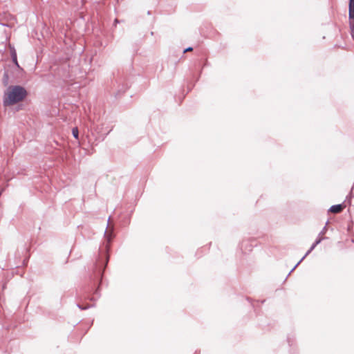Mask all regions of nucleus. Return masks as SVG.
Listing matches in <instances>:
<instances>
[{
    "label": "nucleus",
    "mask_w": 354,
    "mask_h": 354,
    "mask_svg": "<svg viewBox=\"0 0 354 354\" xmlns=\"http://www.w3.org/2000/svg\"><path fill=\"white\" fill-rule=\"evenodd\" d=\"M28 95L27 91L21 86H10L5 93L3 103L5 106H11L22 101Z\"/></svg>",
    "instance_id": "f257e3e1"
},
{
    "label": "nucleus",
    "mask_w": 354,
    "mask_h": 354,
    "mask_svg": "<svg viewBox=\"0 0 354 354\" xmlns=\"http://www.w3.org/2000/svg\"><path fill=\"white\" fill-rule=\"evenodd\" d=\"M115 23H118V20L117 19L115 20Z\"/></svg>",
    "instance_id": "9b49d317"
},
{
    "label": "nucleus",
    "mask_w": 354,
    "mask_h": 354,
    "mask_svg": "<svg viewBox=\"0 0 354 354\" xmlns=\"http://www.w3.org/2000/svg\"><path fill=\"white\" fill-rule=\"evenodd\" d=\"M349 18L351 26V35L354 39V0L349 1Z\"/></svg>",
    "instance_id": "7ed1b4c3"
},
{
    "label": "nucleus",
    "mask_w": 354,
    "mask_h": 354,
    "mask_svg": "<svg viewBox=\"0 0 354 354\" xmlns=\"http://www.w3.org/2000/svg\"><path fill=\"white\" fill-rule=\"evenodd\" d=\"M192 50H193V48L192 47H188L186 49H185L183 52L186 53V52H188V51H191Z\"/></svg>",
    "instance_id": "1a4fd4ad"
},
{
    "label": "nucleus",
    "mask_w": 354,
    "mask_h": 354,
    "mask_svg": "<svg viewBox=\"0 0 354 354\" xmlns=\"http://www.w3.org/2000/svg\"><path fill=\"white\" fill-rule=\"evenodd\" d=\"M72 134L74 136V138H75L77 139L78 138L79 131H78L77 127L73 128Z\"/></svg>",
    "instance_id": "0eeeda50"
},
{
    "label": "nucleus",
    "mask_w": 354,
    "mask_h": 354,
    "mask_svg": "<svg viewBox=\"0 0 354 354\" xmlns=\"http://www.w3.org/2000/svg\"><path fill=\"white\" fill-rule=\"evenodd\" d=\"M345 207L346 206L342 204L335 205L330 207L329 211L333 214H338L342 212Z\"/></svg>",
    "instance_id": "20e7f679"
},
{
    "label": "nucleus",
    "mask_w": 354,
    "mask_h": 354,
    "mask_svg": "<svg viewBox=\"0 0 354 354\" xmlns=\"http://www.w3.org/2000/svg\"><path fill=\"white\" fill-rule=\"evenodd\" d=\"M10 77L8 71H5L2 77V82L4 86H7L9 83Z\"/></svg>",
    "instance_id": "423d86ee"
},
{
    "label": "nucleus",
    "mask_w": 354,
    "mask_h": 354,
    "mask_svg": "<svg viewBox=\"0 0 354 354\" xmlns=\"http://www.w3.org/2000/svg\"><path fill=\"white\" fill-rule=\"evenodd\" d=\"M10 50L11 58H12L13 63L17 68H20L19 64L17 61V52H16L15 48L13 46H10Z\"/></svg>",
    "instance_id": "39448f33"
},
{
    "label": "nucleus",
    "mask_w": 354,
    "mask_h": 354,
    "mask_svg": "<svg viewBox=\"0 0 354 354\" xmlns=\"http://www.w3.org/2000/svg\"><path fill=\"white\" fill-rule=\"evenodd\" d=\"M104 237L107 241V243L105 245V251L107 252L109 250V243L113 237V228L109 227V223L107 224L106 230L104 232Z\"/></svg>",
    "instance_id": "f03ea898"
},
{
    "label": "nucleus",
    "mask_w": 354,
    "mask_h": 354,
    "mask_svg": "<svg viewBox=\"0 0 354 354\" xmlns=\"http://www.w3.org/2000/svg\"><path fill=\"white\" fill-rule=\"evenodd\" d=\"M108 260H109V255H106V263L108 262Z\"/></svg>",
    "instance_id": "9d476101"
},
{
    "label": "nucleus",
    "mask_w": 354,
    "mask_h": 354,
    "mask_svg": "<svg viewBox=\"0 0 354 354\" xmlns=\"http://www.w3.org/2000/svg\"><path fill=\"white\" fill-rule=\"evenodd\" d=\"M77 307L82 310H85V309H87L88 308H89V306H82V305L80 304H77Z\"/></svg>",
    "instance_id": "6e6552de"
}]
</instances>
